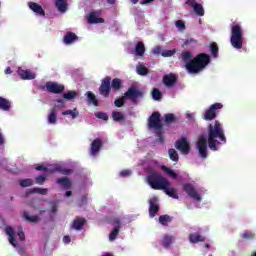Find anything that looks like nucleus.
<instances>
[{"label": "nucleus", "mask_w": 256, "mask_h": 256, "mask_svg": "<svg viewBox=\"0 0 256 256\" xmlns=\"http://www.w3.org/2000/svg\"><path fill=\"white\" fill-rule=\"evenodd\" d=\"M207 141L208 147L211 151H218L217 145H225L227 143V137L225 136V130L223 125L219 120L210 123L207 128V137L205 135H200L196 142V147L198 149L199 156L202 159H207Z\"/></svg>", "instance_id": "f257e3e1"}, {"label": "nucleus", "mask_w": 256, "mask_h": 256, "mask_svg": "<svg viewBox=\"0 0 256 256\" xmlns=\"http://www.w3.org/2000/svg\"><path fill=\"white\" fill-rule=\"evenodd\" d=\"M211 63V57L209 54L200 53L192 60L188 61L185 65L188 73H201L207 65Z\"/></svg>", "instance_id": "f03ea898"}, {"label": "nucleus", "mask_w": 256, "mask_h": 256, "mask_svg": "<svg viewBox=\"0 0 256 256\" xmlns=\"http://www.w3.org/2000/svg\"><path fill=\"white\" fill-rule=\"evenodd\" d=\"M143 95V91L138 90L135 86H131L121 98L114 100V105L115 107H123V105H125V99H130L134 105H137V99L143 98Z\"/></svg>", "instance_id": "7ed1b4c3"}, {"label": "nucleus", "mask_w": 256, "mask_h": 256, "mask_svg": "<svg viewBox=\"0 0 256 256\" xmlns=\"http://www.w3.org/2000/svg\"><path fill=\"white\" fill-rule=\"evenodd\" d=\"M148 127L154 129L156 137L160 143H165L163 137V123H161V113L153 112L148 119Z\"/></svg>", "instance_id": "20e7f679"}, {"label": "nucleus", "mask_w": 256, "mask_h": 256, "mask_svg": "<svg viewBox=\"0 0 256 256\" xmlns=\"http://www.w3.org/2000/svg\"><path fill=\"white\" fill-rule=\"evenodd\" d=\"M147 181L150 187L156 191H163L165 186L169 185V180L157 172H152L148 175Z\"/></svg>", "instance_id": "39448f33"}, {"label": "nucleus", "mask_w": 256, "mask_h": 256, "mask_svg": "<svg viewBox=\"0 0 256 256\" xmlns=\"http://www.w3.org/2000/svg\"><path fill=\"white\" fill-rule=\"evenodd\" d=\"M243 28L235 24L231 27L230 43L234 49H243Z\"/></svg>", "instance_id": "423d86ee"}, {"label": "nucleus", "mask_w": 256, "mask_h": 256, "mask_svg": "<svg viewBox=\"0 0 256 256\" xmlns=\"http://www.w3.org/2000/svg\"><path fill=\"white\" fill-rule=\"evenodd\" d=\"M219 109H223V104L219 102L212 104L203 114L204 121H213V119H216Z\"/></svg>", "instance_id": "0eeeda50"}, {"label": "nucleus", "mask_w": 256, "mask_h": 256, "mask_svg": "<svg viewBox=\"0 0 256 256\" xmlns=\"http://www.w3.org/2000/svg\"><path fill=\"white\" fill-rule=\"evenodd\" d=\"M99 93L102 97L107 98L111 95V78L110 76H106L101 81V85L99 87Z\"/></svg>", "instance_id": "6e6552de"}, {"label": "nucleus", "mask_w": 256, "mask_h": 256, "mask_svg": "<svg viewBox=\"0 0 256 256\" xmlns=\"http://www.w3.org/2000/svg\"><path fill=\"white\" fill-rule=\"evenodd\" d=\"M175 148L178 151H181L183 155H189L191 152V145L189 144V141H187L186 137H182L181 139L177 140L175 142Z\"/></svg>", "instance_id": "1a4fd4ad"}, {"label": "nucleus", "mask_w": 256, "mask_h": 256, "mask_svg": "<svg viewBox=\"0 0 256 256\" xmlns=\"http://www.w3.org/2000/svg\"><path fill=\"white\" fill-rule=\"evenodd\" d=\"M46 90L48 93H54V95H59L65 91V86L63 84H59L57 82H47Z\"/></svg>", "instance_id": "9d476101"}, {"label": "nucleus", "mask_w": 256, "mask_h": 256, "mask_svg": "<svg viewBox=\"0 0 256 256\" xmlns=\"http://www.w3.org/2000/svg\"><path fill=\"white\" fill-rule=\"evenodd\" d=\"M183 191H185V193H187L188 197H190L191 199H195V201H201V196L199 195L193 184H184Z\"/></svg>", "instance_id": "9b49d317"}, {"label": "nucleus", "mask_w": 256, "mask_h": 256, "mask_svg": "<svg viewBox=\"0 0 256 256\" xmlns=\"http://www.w3.org/2000/svg\"><path fill=\"white\" fill-rule=\"evenodd\" d=\"M186 5L192 7L194 13L198 15V17H203L205 15V9L203 8L202 4L197 3L196 0H187Z\"/></svg>", "instance_id": "f8f14e48"}, {"label": "nucleus", "mask_w": 256, "mask_h": 256, "mask_svg": "<svg viewBox=\"0 0 256 256\" xmlns=\"http://www.w3.org/2000/svg\"><path fill=\"white\" fill-rule=\"evenodd\" d=\"M177 75L174 73L166 74L163 76V84L168 87V89H171V87H174L177 84Z\"/></svg>", "instance_id": "ddd939ff"}, {"label": "nucleus", "mask_w": 256, "mask_h": 256, "mask_svg": "<svg viewBox=\"0 0 256 256\" xmlns=\"http://www.w3.org/2000/svg\"><path fill=\"white\" fill-rule=\"evenodd\" d=\"M101 147H103V140H101L100 138L94 139L91 143L90 155L95 157V155H97V153L101 151Z\"/></svg>", "instance_id": "4468645a"}, {"label": "nucleus", "mask_w": 256, "mask_h": 256, "mask_svg": "<svg viewBox=\"0 0 256 256\" xmlns=\"http://www.w3.org/2000/svg\"><path fill=\"white\" fill-rule=\"evenodd\" d=\"M157 197H153L149 200V216L155 217L159 213V204H157Z\"/></svg>", "instance_id": "2eb2a0df"}, {"label": "nucleus", "mask_w": 256, "mask_h": 256, "mask_svg": "<svg viewBox=\"0 0 256 256\" xmlns=\"http://www.w3.org/2000/svg\"><path fill=\"white\" fill-rule=\"evenodd\" d=\"M113 223L115 226L109 235V239L111 241H115V239H117V235H119V231H121V220L116 218L113 220Z\"/></svg>", "instance_id": "dca6fc26"}, {"label": "nucleus", "mask_w": 256, "mask_h": 256, "mask_svg": "<svg viewBox=\"0 0 256 256\" xmlns=\"http://www.w3.org/2000/svg\"><path fill=\"white\" fill-rule=\"evenodd\" d=\"M79 40V36H77V34L68 31L66 32V34L63 37V43L64 45H73V43H75V41Z\"/></svg>", "instance_id": "f3484780"}, {"label": "nucleus", "mask_w": 256, "mask_h": 256, "mask_svg": "<svg viewBox=\"0 0 256 256\" xmlns=\"http://www.w3.org/2000/svg\"><path fill=\"white\" fill-rule=\"evenodd\" d=\"M29 9L36 13V15H40L41 17H45V10H43V7L36 2H29L28 3Z\"/></svg>", "instance_id": "a211bd4d"}, {"label": "nucleus", "mask_w": 256, "mask_h": 256, "mask_svg": "<svg viewBox=\"0 0 256 256\" xmlns=\"http://www.w3.org/2000/svg\"><path fill=\"white\" fill-rule=\"evenodd\" d=\"M168 197L172 199H179V194L177 193V189L171 187V182H168V185L162 190Z\"/></svg>", "instance_id": "6ab92c4d"}, {"label": "nucleus", "mask_w": 256, "mask_h": 256, "mask_svg": "<svg viewBox=\"0 0 256 256\" xmlns=\"http://www.w3.org/2000/svg\"><path fill=\"white\" fill-rule=\"evenodd\" d=\"M56 183L57 185L61 186L62 189H66V190L70 189L73 185V183L71 182V179H69L68 177L57 178Z\"/></svg>", "instance_id": "aec40b11"}, {"label": "nucleus", "mask_w": 256, "mask_h": 256, "mask_svg": "<svg viewBox=\"0 0 256 256\" xmlns=\"http://www.w3.org/2000/svg\"><path fill=\"white\" fill-rule=\"evenodd\" d=\"M174 239H175V237L165 234L160 241V245H162V247H164V249H169L171 247V245H173Z\"/></svg>", "instance_id": "412c9836"}, {"label": "nucleus", "mask_w": 256, "mask_h": 256, "mask_svg": "<svg viewBox=\"0 0 256 256\" xmlns=\"http://www.w3.org/2000/svg\"><path fill=\"white\" fill-rule=\"evenodd\" d=\"M6 235H8V241L10 244H12L13 247H17V240H15V230L11 226H7L6 229Z\"/></svg>", "instance_id": "4be33fe9"}, {"label": "nucleus", "mask_w": 256, "mask_h": 256, "mask_svg": "<svg viewBox=\"0 0 256 256\" xmlns=\"http://www.w3.org/2000/svg\"><path fill=\"white\" fill-rule=\"evenodd\" d=\"M18 75H19V77H21V79H24V80L35 79V74H33V72H31V70H23V69L19 68Z\"/></svg>", "instance_id": "5701e85b"}, {"label": "nucleus", "mask_w": 256, "mask_h": 256, "mask_svg": "<svg viewBox=\"0 0 256 256\" xmlns=\"http://www.w3.org/2000/svg\"><path fill=\"white\" fill-rule=\"evenodd\" d=\"M97 15H99V13L97 12H91L89 14L88 23H90V25H95L97 23H105V19L97 18Z\"/></svg>", "instance_id": "b1692460"}, {"label": "nucleus", "mask_w": 256, "mask_h": 256, "mask_svg": "<svg viewBox=\"0 0 256 256\" xmlns=\"http://www.w3.org/2000/svg\"><path fill=\"white\" fill-rule=\"evenodd\" d=\"M87 220H85V218H76L74 219L71 228L75 229L76 231H81V229H83L85 223Z\"/></svg>", "instance_id": "393cba45"}, {"label": "nucleus", "mask_w": 256, "mask_h": 256, "mask_svg": "<svg viewBox=\"0 0 256 256\" xmlns=\"http://www.w3.org/2000/svg\"><path fill=\"white\" fill-rule=\"evenodd\" d=\"M190 243H203L205 241V236H202L199 232L191 233L189 235Z\"/></svg>", "instance_id": "a878e982"}, {"label": "nucleus", "mask_w": 256, "mask_h": 256, "mask_svg": "<svg viewBox=\"0 0 256 256\" xmlns=\"http://www.w3.org/2000/svg\"><path fill=\"white\" fill-rule=\"evenodd\" d=\"M12 103L9 99L0 96V110L1 111H11Z\"/></svg>", "instance_id": "bb28decb"}, {"label": "nucleus", "mask_w": 256, "mask_h": 256, "mask_svg": "<svg viewBox=\"0 0 256 256\" xmlns=\"http://www.w3.org/2000/svg\"><path fill=\"white\" fill-rule=\"evenodd\" d=\"M48 123L50 125L57 124V107H53L50 109L49 114H48Z\"/></svg>", "instance_id": "cd10ccee"}, {"label": "nucleus", "mask_w": 256, "mask_h": 256, "mask_svg": "<svg viewBox=\"0 0 256 256\" xmlns=\"http://www.w3.org/2000/svg\"><path fill=\"white\" fill-rule=\"evenodd\" d=\"M134 53L137 57H143L145 55V43L138 42L135 46Z\"/></svg>", "instance_id": "c85d7f7f"}, {"label": "nucleus", "mask_w": 256, "mask_h": 256, "mask_svg": "<svg viewBox=\"0 0 256 256\" xmlns=\"http://www.w3.org/2000/svg\"><path fill=\"white\" fill-rule=\"evenodd\" d=\"M55 7L60 13L67 11V0H55Z\"/></svg>", "instance_id": "c756f323"}, {"label": "nucleus", "mask_w": 256, "mask_h": 256, "mask_svg": "<svg viewBox=\"0 0 256 256\" xmlns=\"http://www.w3.org/2000/svg\"><path fill=\"white\" fill-rule=\"evenodd\" d=\"M112 119L116 123H125V115L122 114V112H119V111H113L112 112Z\"/></svg>", "instance_id": "7c9ffc66"}, {"label": "nucleus", "mask_w": 256, "mask_h": 256, "mask_svg": "<svg viewBox=\"0 0 256 256\" xmlns=\"http://www.w3.org/2000/svg\"><path fill=\"white\" fill-rule=\"evenodd\" d=\"M86 95L88 97V101L91 105H94V107H99V100H97V96L91 91L86 92Z\"/></svg>", "instance_id": "2f4dec72"}, {"label": "nucleus", "mask_w": 256, "mask_h": 256, "mask_svg": "<svg viewBox=\"0 0 256 256\" xmlns=\"http://www.w3.org/2000/svg\"><path fill=\"white\" fill-rule=\"evenodd\" d=\"M55 172L61 173V175H71V173H73V170L56 166L53 168V170L50 171V173H55Z\"/></svg>", "instance_id": "473e14b6"}, {"label": "nucleus", "mask_w": 256, "mask_h": 256, "mask_svg": "<svg viewBox=\"0 0 256 256\" xmlns=\"http://www.w3.org/2000/svg\"><path fill=\"white\" fill-rule=\"evenodd\" d=\"M122 81L119 78H114L111 82H110V87H112V89L114 91H120L121 90V85H122Z\"/></svg>", "instance_id": "72a5a7b5"}, {"label": "nucleus", "mask_w": 256, "mask_h": 256, "mask_svg": "<svg viewBox=\"0 0 256 256\" xmlns=\"http://www.w3.org/2000/svg\"><path fill=\"white\" fill-rule=\"evenodd\" d=\"M171 221H173V218L169 215L159 216V223L161 225H163L164 227H167V225H169V223H171Z\"/></svg>", "instance_id": "f704fd0d"}, {"label": "nucleus", "mask_w": 256, "mask_h": 256, "mask_svg": "<svg viewBox=\"0 0 256 256\" xmlns=\"http://www.w3.org/2000/svg\"><path fill=\"white\" fill-rule=\"evenodd\" d=\"M47 188H32L27 193L28 195H33V193H38V195H47L48 193Z\"/></svg>", "instance_id": "c9c22d12"}, {"label": "nucleus", "mask_w": 256, "mask_h": 256, "mask_svg": "<svg viewBox=\"0 0 256 256\" xmlns=\"http://www.w3.org/2000/svg\"><path fill=\"white\" fill-rule=\"evenodd\" d=\"M77 97H79V93L73 90L63 94V99H67V101H71L72 99H77Z\"/></svg>", "instance_id": "e433bc0d"}, {"label": "nucleus", "mask_w": 256, "mask_h": 256, "mask_svg": "<svg viewBox=\"0 0 256 256\" xmlns=\"http://www.w3.org/2000/svg\"><path fill=\"white\" fill-rule=\"evenodd\" d=\"M168 155L171 161H174V162L179 161V153H177V150L170 148L168 150Z\"/></svg>", "instance_id": "4c0bfd02"}, {"label": "nucleus", "mask_w": 256, "mask_h": 256, "mask_svg": "<svg viewBox=\"0 0 256 256\" xmlns=\"http://www.w3.org/2000/svg\"><path fill=\"white\" fill-rule=\"evenodd\" d=\"M210 51L212 53V57H214V58L219 57V46H217V43L212 42L210 44Z\"/></svg>", "instance_id": "58836bf2"}, {"label": "nucleus", "mask_w": 256, "mask_h": 256, "mask_svg": "<svg viewBox=\"0 0 256 256\" xmlns=\"http://www.w3.org/2000/svg\"><path fill=\"white\" fill-rule=\"evenodd\" d=\"M161 169L162 171H164V173H167V175H169V177H171L172 179H175L177 177V173H175V171H173L171 168L167 166H162Z\"/></svg>", "instance_id": "ea45409f"}, {"label": "nucleus", "mask_w": 256, "mask_h": 256, "mask_svg": "<svg viewBox=\"0 0 256 256\" xmlns=\"http://www.w3.org/2000/svg\"><path fill=\"white\" fill-rule=\"evenodd\" d=\"M163 97V94H161V91H159V89L154 88L152 90V98L154 99V101H161Z\"/></svg>", "instance_id": "a19ab883"}, {"label": "nucleus", "mask_w": 256, "mask_h": 256, "mask_svg": "<svg viewBox=\"0 0 256 256\" xmlns=\"http://www.w3.org/2000/svg\"><path fill=\"white\" fill-rule=\"evenodd\" d=\"M19 184H20V187H23V188L31 187L33 185V179L26 178V179L20 180Z\"/></svg>", "instance_id": "79ce46f5"}, {"label": "nucleus", "mask_w": 256, "mask_h": 256, "mask_svg": "<svg viewBox=\"0 0 256 256\" xmlns=\"http://www.w3.org/2000/svg\"><path fill=\"white\" fill-rule=\"evenodd\" d=\"M62 115H71L72 119H77L79 111H77V108H75L74 110H66L62 112Z\"/></svg>", "instance_id": "37998d69"}, {"label": "nucleus", "mask_w": 256, "mask_h": 256, "mask_svg": "<svg viewBox=\"0 0 256 256\" xmlns=\"http://www.w3.org/2000/svg\"><path fill=\"white\" fill-rule=\"evenodd\" d=\"M24 219L29 221V223H37L39 221V216H29L26 212L23 214Z\"/></svg>", "instance_id": "c03bdc74"}, {"label": "nucleus", "mask_w": 256, "mask_h": 256, "mask_svg": "<svg viewBox=\"0 0 256 256\" xmlns=\"http://www.w3.org/2000/svg\"><path fill=\"white\" fill-rule=\"evenodd\" d=\"M165 123L171 124V123H175L176 118H175V114L173 113H168L165 114Z\"/></svg>", "instance_id": "a18cd8bd"}, {"label": "nucleus", "mask_w": 256, "mask_h": 256, "mask_svg": "<svg viewBox=\"0 0 256 256\" xmlns=\"http://www.w3.org/2000/svg\"><path fill=\"white\" fill-rule=\"evenodd\" d=\"M242 239L246 240H253L255 239V234L251 231H245L243 234H241Z\"/></svg>", "instance_id": "49530a36"}, {"label": "nucleus", "mask_w": 256, "mask_h": 256, "mask_svg": "<svg viewBox=\"0 0 256 256\" xmlns=\"http://www.w3.org/2000/svg\"><path fill=\"white\" fill-rule=\"evenodd\" d=\"M95 117H97V119H102V121H109V115L105 112H97L95 113Z\"/></svg>", "instance_id": "de8ad7c7"}, {"label": "nucleus", "mask_w": 256, "mask_h": 256, "mask_svg": "<svg viewBox=\"0 0 256 256\" xmlns=\"http://www.w3.org/2000/svg\"><path fill=\"white\" fill-rule=\"evenodd\" d=\"M47 181V177L45 175H39L35 178V183L37 185H43Z\"/></svg>", "instance_id": "09e8293b"}, {"label": "nucleus", "mask_w": 256, "mask_h": 256, "mask_svg": "<svg viewBox=\"0 0 256 256\" xmlns=\"http://www.w3.org/2000/svg\"><path fill=\"white\" fill-rule=\"evenodd\" d=\"M175 26L177 27V29H179V31H185L186 29L185 22L183 20H177L175 22Z\"/></svg>", "instance_id": "8fccbe9b"}, {"label": "nucleus", "mask_w": 256, "mask_h": 256, "mask_svg": "<svg viewBox=\"0 0 256 256\" xmlns=\"http://www.w3.org/2000/svg\"><path fill=\"white\" fill-rule=\"evenodd\" d=\"M138 75H147L149 73V70L145 66H139L137 69Z\"/></svg>", "instance_id": "3c124183"}, {"label": "nucleus", "mask_w": 256, "mask_h": 256, "mask_svg": "<svg viewBox=\"0 0 256 256\" xmlns=\"http://www.w3.org/2000/svg\"><path fill=\"white\" fill-rule=\"evenodd\" d=\"M49 205H50V207H51V213H52V215H55V213H57V209H58L57 201H50V202H49Z\"/></svg>", "instance_id": "603ef678"}, {"label": "nucleus", "mask_w": 256, "mask_h": 256, "mask_svg": "<svg viewBox=\"0 0 256 256\" xmlns=\"http://www.w3.org/2000/svg\"><path fill=\"white\" fill-rule=\"evenodd\" d=\"M175 50H164L162 51V57H173Z\"/></svg>", "instance_id": "864d4df0"}, {"label": "nucleus", "mask_w": 256, "mask_h": 256, "mask_svg": "<svg viewBox=\"0 0 256 256\" xmlns=\"http://www.w3.org/2000/svg\"><path fill=\"white\" fill-rule=\"evenodd\" d=\"M183 61H191V53L189 51L182 52Z\"/></svg>", "instance_id": "5fc2aeb1"}, {"label": "nucleus", "mask_w": 256, "mask_h": 256, "mask_svg": "<svg viewBox=\"0 0 256 256\" xmlns=\"http://www.w3.org/2000/svg\"><path fill=\"white\" fill-rule=\"evenodd\" d=\"M152 53L154 55H162L163 53V48L161 46H156L153 50Z\"/></svg>", "instance_id": "6e6d98bb"}, {"label": "nucleus", "mask_w": 256, "mask_h": 256, "mask_svg": "<svg viewBox=\"0 0 256 256\" xmlns=\"http://www.w3.org/2000/svg\"><path fill=\"white\" fill-rule=\"evenodd\" d=\"M131 175V170H122L120 172V177H129Z\"/></svg>", "instance_id": "4d7b16f0"}, {"label": "nucleus", "mask_w": 256, "mask_h": 256, "mask_svg": "<svg viewBox=\"0 0 256 256\" xmlns=\"http://www.w3.org/2000/svg\"><path fill=\"white\" fill-rule=\"evenodd\" d=\"M36 171H49L51 173V170L43 165L36 166Z\"/></svg>", "instance_id": "13d9d810"}, {"label": "nucleus", "mask_w": 256, "mask_h": 256, "mask_svg": "<svg viewBox=\"0 0 256 256\" xmlns=\"http://www.w3.org/2000/svg\"><path fill=\"white\" fill-rule=\"evenodd\" d=\"M18 237L20 241H25V232H23V230H20L18 232Z\"/></svg>", "instance_id": "bf43d9fd"}, {"label": "nucleus", "mask_w": 256, "mask_h": 256, "mask_svg": "<svg viewBox=\"0 0 256 256\" xmlns=\"http://www.w3.org/2000/svg\"><path fill=\"white\" fill-rule=\"evenodd\" d=\"M63 243H65L66 245H69V243H71V237L70 236H64L63 237Z\"/></svg>", "instance_id": "052dcab7"}, {"label": "nucleus", "mask_w": 256, "mask_h": 256, "mask_svg": "<svg viewBox=\"0 0 256 256\" xmlns=\"http://www.w3.org/2000/svg\"><path fill=\"white\" fill-rule=\"evenodd\" d=\"M153 1L155 0H143L141 3V5H148V3H153Z\"/></svg>", "instance_id": "680f3d73"}, {"label": "nucleus", "mask_w": 256, "mask_h": 256, "mask_svg": "<svg viewBox=\"0 0 256 256\" xmlns=\"http://www.w3.org/2000/svg\"><path fill=\"white\" fill-rule=\"evenodd\" d=\"M0 145H5V138L3 137V134L0 133Z\"/></svg>", "instance_id": "e2e57ef3"}, {"label": "nucleus", "mask_w": 256, "mask_h": 256, "mask_svg": "<svg viewBox=\"0 0 256 256\" xmlns=\"http://www.w3.org/2000/svg\"><path fill=\"white\" fill-rule=\"evenodd\" d=\"M193 42H195V40L194 39H190V40H186L185 42H184V45H191V43H193Z\"/></svg>", "instance_id": "0e129e2a"}, {"label": "nucleus", "mask_w": 256, "mask_h": 256, "mask_svg": "<svg viewBox=\"0 0 256 256\" xmlns=\"http://www.w3.org/2000/svg\"><path fill=\"white\" fill-rule=\"evenodd\" d=\"M6 75H11V73H13V71L11 70V67H7L5 70Z\"/></svg>", "instance_id": "69168bd1"}, {"label": "nucleus", "mask_w": 256, "mask_h": 256, "mask_svg": "<svg viewBox=\"0 0 256 256\" xmlns=\"http://www.w3.org/2000/svg\"><path fill=\"white\" fill-rule=\"evenodd\" d=\"M66 197H71L73 195V192L71 191H66L65 193Z\"/></svg>", "instance_id": "338daca9"}, {"label": "nucleus", "mask_w": 256, "mask_h": 256, "mask_svg": "<svg viewBox=\"0 0 256 256\" xmlns=\"http://www.w3.org/2000/svg\"><path fill=\"white\" fill-rule=\"evenodd\" d=\"M109 5H115L116 0H106Z\"/></svg>", "instance_id": "774afa93"}]
</instances>
